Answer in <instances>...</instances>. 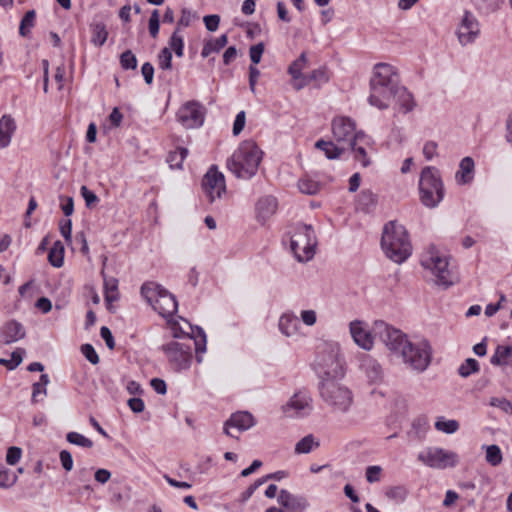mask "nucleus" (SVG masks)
<instances>
[{
    "label": "nucleus",
    "mask_w": 512,
    "mask_h": 512,
    "mask_svg": "<svg viewBox=\"0 0 512 512\" xmlns=\"http://www.w3.org/2000/svg\"><path fill=\"white\" fill-rule=\"evenodd\" d=\"M373 331L386 347L400 356L403 363L412 370L423 372L430 365L432 348L427 340L411 342L405 333L384 321H376Z\"/></svg>",
    "instance_id": "obj_1"
},
{
    "label": "nucleus",
    "mask_w": 512,
    "mask_h": 512,
    "mask_svg": "<svg viewBox=\"0 0 512 512\" xmlns=\"http://www.w3.org/2000/svg\"><path fill=\"white\" fill-rule=\"evenodd\" d=\"M399 86L400 78L396 68L387 63H377L370 79L369 104L380 110L387 109Z\"/></svg>",
    "instance_id": "obj_2"
},
{
    "label": "nucleus",
    "mask_w": 512,
    "mask_h": 512,
    "mask_svg": "<svg viewBox=\"0 0 512 512\" xmlns=\"http://www.w3.org/2000/svg\"><path fill=\"white\" fill-rule=\"evenodd\" d=\"M201 335V343L187 336L184 341H169L163 344L160 349L164 353L170 368L174 372H182L188 370L193 359V344L195 346L197 362H202V356L206 351V335L202 329H199Z\"/></svg>",
    "instance_id": "obj_3"
},
{
    "label": "nucleus",
    "mask_w": 512,
    "mask_h": 512,
    "mask_svg": "<svg viewBox=\"0 0 512 512\" xmlns=\"http://www.w3.org/2000/svg\"><path fill=\"white\" fill-rule=\"evenodd\" d=\"M381 247L385 255L398 264L406 261L412 253V245L407 230L397 221H389L385 224Z\"/></svg>",
    "instance_id": "obj_4"
},
{
    "label": "nucleus",
    "mask_w": 512,
    "mask_h": 512,
    "mask_svg": "<svg viewBox=\"0 0 512 512\" xmlns=\"http://www.w3.org/2000/svg\"><path fill=\"white\" fill-rule=\"evenodd\" d=\"M262 151L253 141H244L227 160L228 169L240 179H251L258 170Z\"/></svg>",
    "instance_id": "obj_5"
},
{
    "label": "nucleus",
    "mask_w": 512,
    "mask_h": 512,
    "mask_svg": "<svg viewBox=\"0 0 512 512\" xmlns=\"http://www.w3.org/2000/svg\"><path fill=\"white\" fill-rule=\"evenodd\" d=\"M141 295L163 318L172 317L178 310V302L173 294L155 282L141 286Z\"/></svg>",
    "instance_id": "obj_6"
},
{
    "label": "nucleus",
    "mask_w": 512,
    "mask_h": 512,
    "mask_svg": "<svg viewBox=\"0 0 512 512\" xmlns=\"http://www.w3.org/2000/svg\"><path fill=\"white\" fill-rule=\"evenodd\" d=\"M420 199L428 208H435L444 198V185L439 171L432 166L425 167L419 181Z\"/></svg>",
    "instance_id": "obj_7"
},
{
    "label": "nucleus",
    "mask_w": 512,
    "mask_h": 512,
    "mask_svg": "<svg viewBox=\"0 0 512 512\" xmlns=\"http://www.w3.org/2000/svg\"><path fill=\"white\" fill-rule=\"evenodd\" d=\"M317 238L311 225L298 223L291 234V251L299 262L311 260L315 255Z\"/></svg>",
    "instance_id": "obj_8"
},
{
    "label": "nucleus",
    "mask_w": 512,
    "mask_h": 512,
    "mask_svg": "<svg viewBox=\"0 0 512 512\" xmlns=\"http://www.w3.org/2000/svg\"><path fill=\"white\" fill-rule=\"evenodd\" d=\"M314 369L322 381L335 380L343 376V366L339 359V348L333 344H324L317 352Z\"/></svg>",
    "instance_id": "obj_9"
},
{
    "label": "nucleus",
    "mask_w": 512,
    "mask_h": 512,
    "mask_svg": "<svg viewBox=\"0 0 512 512\" xmlns=\"http://www.w3.org/2000/svg\"><path fill=\"white\" fill-rule=\"evenodd\" d=\"M319 389L321 398L333 412L346 413L349 411L353 403V396L347 387L335 380L325 379L321 382Z\"/></svg>",
    "instance_id": "obj_10"
},
{
    "label": "nucleus",
    "mask_w": 512,
    "mask_h": 512,
    "mask_svg": "<svg viewBox=\"0 0 512 512\" xmlns=\"http://www.w3.org/2000/svg\"><path fill=\"white\" fill-rule=\"evenodd\" d=\"M420 263L423 268L434 274L437 284L445 287L453 284V275L449 269L448 258L441 255L435 247L429 248L422 254Z\"/></svg>",
    "instance_id": "obj_11"
},
{
    "label": "nucleus",
    "mask_w": 512,
    "mask_h": 512,
    "mask_svg": "<svg viewBox=\"0 0 512 512\" xmlns=\"http://www.w3.org/2000/svg\"><path fill=\"white\" fill-rule=\"evenodd\" d=\"M418 460L431 468L445 469L458 464V455L443 448L430 447L418 454Z\"/></svg>",
    "instance_id": "obj_12"
},
{
    "label": "nucleus",
    "mask_w": 512,
    "mask_h": 512,
    "mask_svg": "<svg viewBox=\"0 0 512 512\" xmlns=\"http://www.w3.org/2000/svg\"><path fill=\"white\" fill-rule=\"evenodd\" d=\"M355 123L348 117H337L332 122V132L335 140L341 145L349 146L352 141L366 139L364 132H356Z\"/></svg>",
    "instance_id": "obj_13"
},
{
    "label": "nucleus",
    "mask_w": 512,
    "mask_h": 512,
    "mask_svg": "<svg viewBox=\"0 0 512 512\" xmlns=\"http://www.w3.org/2000/svg\"><path fill=\"white\" fill-rule=\"evenodd\" d=\"M202 188L210 202H214L226 193L225 177L216 166H212L204 175Z\"/></svg>",
    "instance_id": "obj_14"
},
{
    "label": "nucleus",
    "mask_w": 512,
    "mask_h": 512,
    "mask_svg": "<svg viewBox=\"0 0 512 512\" xmlns=\"http://www.w3.org/2000/svg\"><path fill=\"white\" fill-rule=\"evenodd\" d=\"M204 115V107L199 102L188 101L178 110L177 119L185 128H198L204 123Z\"/></svg>",
    "instance_id": "obj_15"
},
{
    "label": "nucleus",
    "mask_w": 512,
    "mask_h": 512,
    "mask_svg": "<svg viewBox=\"0 0 512 512\" xmlns=\"http://www.w3.org/2000/svg\"><path fill=\"white\" fill-rule=\"evenodd\" d=\"M312 411V398L307 391L293 394L283 406V412L289 417H305Z\"/></svg>",
    "instance_id": "obj_16"
},
{
    "label": "nucleus",
    "mask_w": 512,
    "mask_h": 512,
    "mask_svg": "<svg viewBox=\"0 0 512 512\" xmlns=\"http://www.w3.org/2000/svg\"><path fill=\"white\" fill-rule=\"evenodd\" d=\"M480 28L476 17L469 11H465L458 27L456 35L462 46L473 43L479 36Z\"/></svg>",
    "instance_id": "obj_17"
},
{
    "label": "nucleus",
    "mask_w": 512,
    "mask_h": 512,
    "mask_svg": "<svg viewBox=\"0 0 512 512\" xmlns=\"http://www.w3.org/2000/svg\"><path fill=\"white\" fill-rule=\"evenodd\" d=\"M255 423V418L251 413L247 411H238L233 413L224 423V433L230 437H235L231 432L232 429H236L238 432H243L253 427Z\"/></svg>",
    "instance_id": "obj_18"
},
{
    "label": "nucleus",
    "mask_w": 512,
    "mask_h": 512,
    "mask_svg": "<svg viewBox=\"0 0 512 512\" xmlns=\"http://www.w3.org/2000/svg\"><path fill=\"white\" fill-rule=\"evenodd\" d=\"M26 335L24 326L16 321L10 320L0 327V344H11L23 339Z\"/></svg>",
    "instance_id": "obj_19"
},
{
    "label": "nucleus",
    "mask_w": 512,
    "mask_h": 512,
    "mask_svg": "<svg viewBox=\"0 0 512 512\" xmlns=\"http://www.w3.org/2000/svg\"><path fill=\"white\" fill-rule=\"evenodd\" d=\"M351 336L354 342L364 350L373 348V337L371 333L364 327V323L359 320L352 321L349 325Z\"/></svg>",
    "instance_id": "obj_20"
},
{
    "label": "nucleus",
    "mask_w": 512,
    "mask_h": 512,
    "mask_svg": "<svg viewBox=\"0 0 512 512\" xmlns=\"http://www.w3.org/2000/svg\"><path fill=\"white\" fill-rule=\"evenodd\" d=\"M278 503L290 512H303L309 505L305 497L291 494L284 489L279 493Z\"/></svg>",
    "instance_id": "obj_21"
},
{
    "label": "nucleus",
    "mask_w": 512,
    "mask_h": 512,
    "mask_svg": "<svg viewBox=\"0 0 512 512\" xmlns=\"http://www.w3.org/2000/svg\"><path fill=\"white\" fill-rule=\"evenodd\" d=\"M359 367L370 383H379L382 381L384 375L383 369L371 356L362 355Z\"/></svg>",
    "instance_id": "obj_22"
},
{
    "label": "nucleus",
    "mask_w": 512,
    "mask_h": 512,
    "mask_svg": "<svg viewBox=\"0 0 512 512\" xmlns=\"http://www.w3.org/2000/svg\"><path fill=\"white\" fill-rule=\"evenodd\" d=\"M278 328L286 337H296L300 335L299 319L293 312H286L280 316Z\"/></svg>",
    "instance_id": "obj_23"
},
{
    "label": "nucleus",
    "mask_w": 512,
    "mask_h": 512,
    "mask_svg": "<svg viewBox=\"0 0 512 512\" xmlns=\"http://www.w3.org/2000/svg\"><path fill=\"white\" fill-rule=\"evenodd\" d=\"M475 163L474 160L467 156L459 163V169L455 174V180L459 185L470 184L474 179Z\"/></svg>",
    "instance_id": "obj_24"
},
{
    "label": "nucleus",
    "mask_w": 512,
    "mask_h": 512,
    "mask_svg": "<svg viewBox=\"0 0 512 512\" xmlns=\"http://www.w3.org/2000/svg\"><path fill=\"white\" fill-rule=\"evenodd\" d=\"M277 209V200L273 196H265L258 200L256 204V213L259 221L265 222Z\"/></svg>",
    "instance_id": "obj_25"
},
{
    "label": "nucleus",
    "mask_w": 512,
    "mask_h": 512,
    "mask_svg": "<svg viewBox=\"0 0 512 512\" xmlns=\"http://www.w3.org/2000/svg\"><path fill=\"white\" fill-rule=\"evenodd\" d=\"M392 98L405 114L411 112L416 105L413 95L402 85L393 93Z\"/></svg>",
    "instance_id": "obj_26"
},
{
    "label": "nucleus",
    "mask_w": 512,
    "mask_h": 512,
    "mask_svg": "<svg viewBox=\"0 0 512 512\" xmlns=\"http://www.w3.org/2000/svg\"><path fill=\"white\" fill-rule=\"evenodd\" d=\"M315 147L322 150L328 159H338L347 149L346 146L335 144L332 141L318 140Z\"/></svg>",
    "instance_id": "obj_27"
},
{
    "label": "nucleus",
    "mask_w": 512,
    "mask_h": 512,
    "mask_svg": "<svg viewBox=\"0 0 512 512\" xmlns=\"http://www.w3.org/2000/svg\"><path fill=\"white\" fill-rule=\"evenodd\" d=\"M64 245L61 241H56L50 248L48 253L49 263L56 268H60L64 264Z\"/></svg>",
    "instance_id": "obj_28"
},
{
    "label": "nucleus",
    "mask_w": 512,
    "mask_h": 512,
    "mask_svg": "<svg viewBox=\"0 0 512 512\" xmlns=\"http://www.w3.org/2000/svg\"><path fill=\"white\" fill-rule=\"evenodd\" d=\"M227 42L228 37L226 34H223L214 40L207 41L202 48L201 56L206 58L213 52H219L226 46Z\"/></svg>",
    "instance_id": "obj_29"
},
{
    "label": "nucleus",
    "mask_w": 512,
    "mask_h": 512,
    "mask_svg": "<svg viewBox=\"0 0 512 512\" xmlns=\"http://www.w3.org/2000/svg\"><path fill=\"white\" fill-rule=\"evenodd\" d=\"M358 142H364V143L368 144L369 138L367 137L366 139H363V140H355L354 139V141H352L349 146H346V148L351 149L355 153V155H354L355 160L359 161L363 167H367L370 165V160L367 157L365 148L362 145H358Z\"/></svg>",
    "instance_id": "obj_30"
},
{
    "label": "nucleus",
    "mask_w": 512,
    "mask_h": 512,
    "mask_svg": "<svg viewBox=\"0 0 512 512\" xmlns=\"http://www.w3.org/2000/svg\"><path fill=\"white\" fill-rule=\"evenodd\" d=\"M376 202V195L370 190H364L359 196L357 207L365 213H370L375 208Z\"/></svg>",
    "instance_id": "obj_31"
},
{
    "label": "nucleus",
    "mask_w": 512,
    "mask_h": 512,
    "mask_svg": "<svg viewBox=\"0 0 512 512\" xmlns=\"http://www.w3.org/2000/svg\"><path fill=\"white\" fill-rule=\"evenodd\" d=\"M512 355V348L510 346L498 345L494 354L490 359V363L495 366H503L508 364V359Z\"/></svg>",
    "instance_id": "obj_32"
},
{
    "label": "nucleus",
    "mask_w": 512,
    "mask_h": 512,
    "mask_svg": "<svg viewBox=\"0 0 512 512\" xmlns=\"http://www.w3.org/2000/svg\"><path fill=\"white\" fill-rule=\"evenodd\" d=\"M306 64V54L302 53L295 61L291 63L288 68V73L294 80H301V82H303L304 79H306V76H303L302 70L306 67Z\"/></svg>",
    "instance_id": "obj_33"
},
{
    "label": "nucleus",
    "mask_w": 512,
    "mask_h": 512,
    "mask_svg": "<svg viewBox=\"0 0 512 512\" xmlns=\"http://www.w3.org/2000/svg\"><path fill=\"white\" fill-rule=\"evenodd\" d=\"M319 442L315 440L312 434L306 435L295 445L296 454L310 453L314 448L319 447Z\"/></svg>",
    "instance_id": "obj_34"
},
{
    "label": "nucleus",
    "mask_w": 512,
    "mask_h": 512,
    "mask_svg": "<svg viewBox=\"0 0 512 512\" xmlns=\"http://www.w3.org/2000/svg\"><path fill=\"white\" fill-rule=\"evenodd\" d=\"M435 429L438 431H441L446 434H453L458 431L459 429V422L454 419H445L444 417L440 416L437 417L435 422Z\"/></svg>",
    "instance_id": "obj_35"
},
{
    "label": "nucleus",
    "mask_w": 512,
    "mask_h": 512,
    "mask_svg": "<svg viewBox=\"0 0 512 512\" xmlns=\"http://www.w3.org/2000/svg\"><path fill=\"white\" fill-rule=\"evenodd\" d=\"M188 155V149L183 147H178L175 151L169 153L167 157V163L169 166L174 169L182 168L183 161Z\"/></svg>",
    "instance_id": "obj_36"
},
{
    "label": "nucleus",
    "mask_w": 512,
    "mask_h": 512,
    "mask_svg": "<svg viewBox=\"0 0 512 512\" xmlns=\"http://www.w3.org/2000/svg\"><path fill=\"white\" fill-rule=\"evenodd\" d=\"M329 77L327 75V71L325 68H318L313 70L308 76H306V79H304L303 82L296 84V89H301L305 85H307L311 81L319 82V83H326L328 82Z\"/></svg>",
    "instance_id": "obj_37"
},
{
    "label": "nucleus",
    "mask_w": 512,
    "mask_h": 512,
    "mask_svg": "<svg viewBox=\"0 0 512 512\" xmlns=\"http://www.w3.org/2000/svg\"><path fill=\"white\" fill-rule=\"evenodd\" d=\"M18 480V475L6 468L4 465L0 464V488L9 489Z\"/></svg>",
    "instance_id": "obj_38"
},
{
    "label": "nucleus",
    "mask_w": 512,
    "mask_h": 512,
    "mask_svg": "<svg viewBox=\"0 0 512 512\" xmlns=\"http://www.w3.org/2000/svg\"><path fill=\"white\" fill-rule=\"evenodd\" d=\"M105 300L108 303L118 300V280L114 277L104 279Z\"/></svg>",
    "instance_id": "obj_39"
},
{
    "label": "nucleus",
    "mask_w": 512,
    "mask_h": 512,
    "mask_svg": "<svg viewBox=\"0 0 512 512\" xmlns=\"http://www.w3.org/2000/svg\"><path fill=\"white\" fill-rule=\"evenodd\" d=\"M169 49L175 52L177 57L184 55V38L180 35L179 28H176L169 39Z\"/></svg>",
    "instance_id": "obj_40"
},
{
    "label": "nucleus",
    "mask_w": 512,
    "mask_h": 512,
    "mask_svg": "<svg viewBox=\"0 0 512 512\" xmlns=\"http://www.w3.org/2000/svg\"><path fill=\"white\" fill-rule=\"evenodd\" d=\"M36 19L35 10H29L25 13L20 22L19 33L21 36L26 37L30 33V29L34 27Z\"/></svg>",
    "instance_id": "obj_41"
},
{
    "label": "nucleus",
    "mask_w": 512,
    "mask_h": 512,
    "mask_svg": "<svg viewBox=\"0 0 512 512\" xmlns=\"http://www.w3.org/2000/svg\"><path fill=\"white\" fill-rule=\"evenodd\" d=\"M479 370L480 365L478 361L474 358H468L459 366L458 374L463 378H467L470 375L479 372Z\"/></svg>",
    "instance_id": "obj_42"
},
{
    "label": "nucleus",
    "mask_w": 512,
    "mask_h": 512,
    "mask_svg": "<svg viewBox=\"0 0 512 512\" xmlns=\"http://www.w3.org/2000/svg\"><path fill=\"white\" fill-rule=\"evenodd\" d=\"M107 37L108 32L103 23H97L93 26L91 42L95 46H102L106 42Z\"/></svg>",
    "instance_id": "obj_43"
},
{
    "label": "nucleus",
    "mask_w": 512,
    "mask_h": 512,
    "mask_svg": "<svg viewBox=\"0 0 512 512\" xmlns=\"http://www.w3.org/2000/svg\"><path fill=\"white\" fill-rule=\"evenodd\" d=\"M486 461L491 465V466H498L501 464L502 460H503V456H502V452H501V449L499 448V446L493 444V445H489V446H486Z\"/></svg>",
    "instance_id": "obj_44"
},
{
    "label": "nucleus",
    "mask_w": 512,
    "mask_h": 512,
    "mask_svg": "<svg viewBox=\"0 0 512 512\" xmlns=\"http://www.w3.org/2000/svg\"><path fill=\"white\" fill-rule=\"evenodd\" d=\"M298 188L303 194L314 195L320 190V184L310 178H302L298 181Z\"/></svg>",
    "instance_id": "obj_45"
},
{
    "label": "nucleus",
    "mask_w": 512,
    "mask_h": 512,
    "mask_svg": "<svg viewBox=\"0 0 512 512\" xmlns=\"http://www.w3.org/2000/svg\"><path fill=\"white\" fill-rule=\"evenodd\" d=\"M66 440L74 445L83 447V448H91L93 446V442L85 437L84 435L78 432H69L66 435Z\"/></svg>",
    "instance_id": "obj_46"
},
{
    "label": "nucleus",
    "mask_w": 512,
    "mask_h": 512,
    "mask_svg": "<svg viewBox=\"0 0 512 512\" xmlns=\"http://www.w3.org/2000/svg\"><path fill=\"white\" fill-rule=\"evenodd\" d=\"M158 66L162 70H171L172 69V52L168 47H164L159 52L158 56Z\"/></svg>",
    "instance_id": "obj_47"
},
{
    "label": "nucleus",
    "mask_w": 512,
    "mask_h": 512,
    "mask_svg": "<svg viewBox=\"0 0 512 512\" xmlns=\"http://www.w3.org/2000/svg\"><path fill=\"white\" fill-rule=\"evenodd\" d=\"M121 67L125 70L136 69L137 58L131 50H126L120 56Z\"/></svg>",
    "instance_id": "obj_48"
},
{
    "label": "nucleus",
    "mask_w": 512,
    "mask_h": 512,
    "mask_svg": "<svg viewBox=\"0 0 512 512\" xmlns=\"http://www.w3.org/2000/svg\"><path fill=\"white\" fill-rule=\"evenodd\" d=\"M196 18H197V15H196L195 12H192L188 8H183L181 10V17L178 20L176 28H179V31H180L181 28H185V27L190 26L192 21L195 20Z\"/></svg>",
    "instance_id": "obj_49"
},
{
    "label": "nucleus",
    "mask_w": 512,
    "mask_h": 512,
    "mask_svg": "<svg viewBox=\"0 0 512 512\" xmlns=\"http://www.w3.org/2000/svg\"><path fill=\"white\" fill-rule=\"evenodd\" d=\"M503 0H473L476 7L485 13L496 10Z\"/></svg>",
    "instance_id": "obj_50"
},
{
    "label": "nucleus",
    "mask_w": 512,
    "mask_h": 512,
    "mask_svg": "<svg viewBox=\"0 0 512 512\" xmlns=\"http://www.w3.org/2000/svg\"><path fill=\"white\" fill-rule=\"evenodd\" d=\"M16 130L14 119L10 115H3L0 118V131L13 135Z\"/></svg>",
    "instance_id": "obj_51"
},
{
    "label": "nucleus",
    "mask_w": 512,
    "mask_h": 512,
    "mask_svg": "<svg viewBox=\"0 0 512 512\" xmlns=\"http://www.w3.org/2000/svg\"><path fill=\"white\" fill-rule=\"evenodd\" d=\"M149 33L153 38H156L160 29L159 11L153 10L149 19Z\"/></svg>",
    "instance_id": "obj_52"
},
{
    "label": "nucleus",
    "mask_w": 512,
    "mask_h": 512,
    "mask_svg": "<svg viewBox=\"0 0 512 512\" xmlns=\"http://www.w3.org/2000/svg\"><path fill=\"white\" fill-rule=\"evenodd\" d=\"M81 352L91 364L96 365L99 363V356L91 344H83Z\"/></svg>",
    "instance_id": "obj_53"
},
{
    "label": "nucleus",
    "mask_w": 512,
    "mask_h": 512,
    "mask_svg": "<svg viewBox=\"0 0 512 512\" xmlns=\"http://www.w3.org/2000/svg\"><path fill=\"white\" fill-rule=\"evenodd\" d=\"M22 456V450L19 447H9L6 454V462L8 465H15L19 462Z\"/></svg>",
    "instance_id": "obj_54"
},
{
    "label": "nucleus",
    "mask_w": 512,
    "mask_h": 512,
    "mask_svg": "<svg viewBox=\"0 0 512 512\" xmlns=\"http://www.w3.org/2000/svg\"><path fill=\"white\" fill-rule=\"evenodd\" d=\"M80 193L85 200L86 206L89 208L94 206L99 201L97 195L93 191L89 190L86 186L81 187Z\"/></svg>",
    "instance_id": "obj_55"
},
{
    "label": "nucleus",
    "mask_w": 512,
    "mask_h": 512,
    "mask_svg": "<svg viewBox=\"0 0 512 512\" xmlns=\"http://www.w3.org/2000/svg\"><path fill=\"white\" fill-rule=\"evenodd\" d=\"M264 52V44L262 42L257 43L250 47L249 55L251 62L256 65L261 61L262 54Z\"/></svg>",
    "instance_id": "obj_56"
},
{
    "label": "nucleus",
    "mask_w": 512,
    "mask_h": 512,
    "mask_svg": "<svg viewBox=\"0 0 512 512\" xmlns=\"http://www.w3.org/2000/svg\"><path fill=\"white\" fill-rule=\"evenodd\" d=\"M382 468L378 465L368 466L366 469V480L369 483H375L380 481Z\"/></svg>",
    "instance_id": "obj_57"
},
{
    "label": "nucleus",
    "mask_w": 512,
    "mask_h": 512,
    "mask_svg": "<svg viewBox=\"0 0 512 512\" xmlns=\"http://www.w3.org/2000/svg\"><path fill=\"white\" fill-rule=\"evenodd\" d=\"M412 428L417 432V434H425V432L429 429V422L427 417L421 416L416 418L412 423Z\"/></svg>",
    "instance_id": "obj_58"
},
{
    "label": "nucleus",
    "mask_w": 512,
    "mask_h": 512,
    "mask_svg": "<svg viewBox=\"0 0 512 512\" xmlns=\"http://www.w3.org/2000/svg\"><path fill=\"white\" fill-rule=\"evenodd\" d=\"M60 206L65 216H71L74 212V201L72 197L60 196Z\"/></svg>",
    "instance_id": "obj_59"
},
{
    "label": "nucleus",
    "mask_w": 512,
    "mask_h": 512,
    "mask_svg": "<svg viewBox=\"0 0 512 512\" xmlns=\"http://www.w3.org/2000/svg\"><path fill=\"white\" fill-rule=\"evenodd\" d=\"M490 405L491 406H494V407H498L500 408L501 410H503L504 412L506 413H511L512 412V403L505 399V398H492L491 401H490Z\"/></svg>",
    "instance_id": "obj_60"
},
{
    "label": "nucleus",
    "mask_w": 512,
    "mask_h": 512,
    "mask_svg": "<svg viewBox=\"0 0 512 512\" xmlns=\"http://www.w3.org/2000/svg\"><path fill=\"white\" fill-rule=\"evenodd\" d=\"M205 27L208 31H216L219 27L220 17L216 14L207 15L203 18Z\"/></svg>",
    "instance_id": "obj_61"
},
{
    "label": "nucleus",
    "mask_w": 512,
    "mask_h": 512,
    "mask_svg": "<svg viewBox=\"0 0 512 512\" xmlns=\"http://www.w3.org/2000/svg\"><path fill=\"white\" fill-rule=\"evenodd\" d=\"M245 121H246V115H245V112L244 111H240L236 117H235V120H234V123H233V134L234 135H238L242 132L244 126H245Z\"/></svg>",
    "instance_id": "obj_62"
},
{
    "label": "nucleus",
    "mask_w": 512,
    "mask_h": 512,
    "mask_svg": "<svg viewBox=\"0 0 512 512\" xmlns=\"http://www.w3.org/2000/svg\"><path fill=\"white\" fill-rule=\"evenodd\" d=\"M141 73L145 82L150 85L154 79V67L150 62H145L141 67Z\"/></svg>",
    "instance_id": "obj_63"
},
{
    "label": "nucleus",
    "mask_w": 512,
    "mask_h": 512,
    "mask_svg": "<svg viewBox=\"0 0 512 512\" xmlns=\"http://www.w3.org/2000/svg\"><path fill=\"white\" fill-rule=\"evenodd\" d=\"M300 317L307 326H313L317 322V314L314 310H302Z\"/></svg>",
    "instance_id": "obj_64"
}]
</instances>
